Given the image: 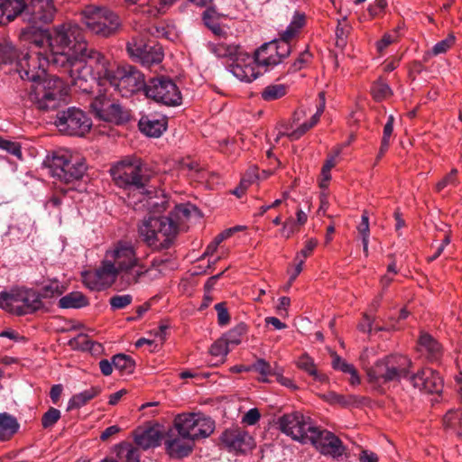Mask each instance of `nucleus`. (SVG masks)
<instances>
[{
  "label": "nucleus",
  "instance_id": "de8ad7c7",
  "mask_svg": "<svg viewBox=\"0 0 462 462\" xmlns=\"http://www.w3.org/2000/svg\"><path fill=\"white\" fill-rule=\"evenodd\" d=\"M114 367L122 374H131L134 368V363L130 356L118 354L113 357Z\"/></svg>",
  "mask_w": 462,
  "mask_h": 462
},
{
  "label": "nucleus",
  "instance_id": "412c9836",
  "mask_svg": "<svg viewBox=\"0 0 462 462\" xmlns=\"http://www.w3.org/2000/svg\"><path fill=\"white\" fill-rule=\"evenodd\" d=\"M91 107L96 116L103 121L122 124L128 120L129 115L122 106L111 102L105 96L96 97L91 103Z\"/></svg>",
  "mask_w": 462,
  "mask_h": 462
},
{
  "label": "nucleus",
  "instance_id": "c85d7f7f",
  "mask_svg": "<svg viewBox=\"0 0 462 462\" xmlns=\"http://www.w3.org/2000/svg\"><path fill=\"white\" fill-rule=\"evenodd\" d=\"M24 0H0V24L14 20L23 13Z\"/></svg>",
  "mask_w": 462,
  "mask_h": 462
},
{
  "label": "nucleus",
  "instance_id": "a19ab883",
  "mask_svg": "<svg viewBox=\"0 0 462 462\" xmlns=\"http://www.w3.org/2000/svg\"><path fill=\"white\" fill-rule=\"evenodd\" d=\"M99 393V389L91 387L79 393L74 394L68 403V410L79 409L84 406L88 402L92 400Z\"/></svg>",
  "mask_w": 462,
  "mask_h": 462
},
{
  "label": "nucleus",
  "instance_id": "a18cd8bd",
  "mask_svg": "<svg viewBox=\"0 0 462 462\" xmlns=\"http://www.w3.org/2000/svg\"><path fill=\"white\" fill-rule=\"evenodd\" d=\"M455 43V37L448 35L446 39L437 42L430 51L424 55V60H428L433 56H438L446 53Z\"/></svg>",
  "mask_w": 462,
  "mask_h": 462
},
{
  "label": "nucleus",
  "instance_id": "8fccbe9b",
  "mask_svg": "<svg viewBox=\"0 0 462 462\" xmlns=\"http://www.w3.org/2000/svg\"><path fill=\"white\" fill-rule=\"evenodd\" d=\"M443 423L447 429H451L455 430L457 435L462 436V430H460V429H457L458 424H462V411H448L444 416Z\"/></svg>",
  "mask_w": 462,
  "mask_h": 462
},
{
  "label": "nucleus",
  "instance_id": "9d476101",
  "mask_svg": "<svg viewBox=\"0 0 462 462\" xmlns=\"http://www.w3.org/2000/svg\"><path fill=\"white\" fill-rule=\"evenodd\" d=\"M82 15L88 29L103 37L113 35L121 26L118 15L104 7L88 5L83 10Z\"/></svg>",
  "mask_w": 462,
  "mask_h": 462
},
{
  "label": "nucleus",
  "instance_id": "f704fd0d",
  "mask_svg": "<svg viewBox=\"0 0 462 462\" xmlns=\"http://www.w3.org/2000/svg\"><path fill=\"white\" fill-rule=\"evenodd\" d=\"M208 48L217 57L229 58L233 60L242 52L238 45L224 42L209 43Z\"/></svg>",
  "mask_w": 462,
  "mask_h": 462
},
{
  "label": "nucleus",
  "instance_id": "e433bc0d",
  "mask_svg": "<svg viewBox=\"0 0 462 462\" xmlns=\"http://www.w3.org/2000/svg\"><path fill=\"white\" fill-rule=\"evenodd\" d=\"M19 429L17 420L5 412L0 413V439H9Z\"/></svg>",
  "mask_w": 462,
  "mask_h": 462
},
{
  "label": "nucleus",
  "instance_id": "4c0bfd02",
  "mask_svg": "<svg viewBox=\"0 0 462 462\" xmlns=\"http://www.w3.org/2000/svg\"><path fill=\"white\" fill-rule=\"evenodd\" d=\"M87 305L88 300L80 291H72L59 300V306L62 309H79Z\"/></svg>",
  "mask_w": 462,
  "mask_h": 462
},
{
  "label": "nucleus",
  "instance_id": "c9c22d12",
  "mask_svg": "<svg viewBox=\"0 0 462 462\" xmlns=\"http://www.w3.org/2000/svg\"><path fill=\"white\" fill-rule=\"evenodd\" d=\"M116 457L121 462H139L140 454L138 448L131 443L122 442L115 447Z\"/></svg>",
  "mask_w": 462,
  "mask_h": 462
},
{
  "label": "nucleus",
  "instance_id": "f8f14e48",
  "mask_svg": "<svg viewBox=\"0 0 462 462\" xmlns=\"http://www.w3.org/2000/svg\"><path fill=\"white\" fill-rule=\"evenodd\" d=\"M109 85L122 97H127L143 88L145 89L146 84L143 74L133 66L127 65L116 67L110 78Z\"/></svg>",
  "mask_w": 462,
  "mask_h": 462
},
{
  "label": "nucleus",
  "instance_id": "7c9ffc66",
  "mask_svg": "<svg viewBox=\"0 0 462 462\" xmlns=\"http://www.w3.org/2000/svg\"><path fill=\"white\" fill-rule=\"evenodd\" d=\"M162 433L156 428H149L135 435L134 440L136 445L143 448L148 449L158 447L162 441Z\"/></svg>",
  "mask_w": 462,
  "mask_h": 462
},
{
  "label": "nucleus",
  "instance_id": "7ed1b4c3",
  "mask_svg": "<svg viewBox=\"0 0 462 462\" xmlns=\"http://www.w3.org/2000/svg\"><path fill=\"white\" fill-rule=\"evenodd\" d=\"M137 232L147 246L154 250L166 249L177 236V224L171 217L149 216L138 224Z\"/></svg>",
  "mask_w": 462,
  "mask_h": 462
},
{
  "label": "nucleus",
  "instance_id": "bf43d9fd",
  "mask_svg": "<svg viewBox=\"0 0 462 462\" xmlns=\"http://www.w3.org/2000/svg\"><path fill=\"white\" fill-rule=\"evenodd\" d=\"M253 369L255 370L256 372H258L263 376V378H261V381H263V382H266L267 376L273 374V369H272L270 364L267 363L263 359L257 360L254 364Z\"/></svg>",
  "mask_w": 462,
  "mask_h": 462
},
{
  "label": "nucleus",
  "instance_id": "423d86ee",
  "mask_svg": "<svg viewBox=\"0 0 462 462\" xmlns=\"http://www.w3.org/2000/svg\"><path fill=\"white\" fill-rule=\"evenodd\" d=\"M30 51L22 58L17 53L16 60L17 71L23 80L34 83L48 77L46 69L52 66L51 58L43 49L35 48L30 43Z\"/></svg>",
  "mask_w": 462,
  "mask_h": 462
},
{
  "label": "nucleus",
  "instance_id": "dca6fc26",
  "mask_svg": "<svg viewBox=\"0 0 462 462\" xmlns=\"http://www.w3.org/2000/svg\"><path fill=\"white\" fill-rule=\"evenodd\" d=\"M291 51V45L276 40L263 43L255 52L258 65L265 71L280 64Z\"/></svg>",
  "mask_w": 462,
  "mask_h": 462
},
{
  "label": "nucleus",
  "instance_id": "4468645a",
  "mask_svg": "<svg viewBox=\"0 0 462 462\" xmlns=\"http://www.w3.org/2000/svg\"><path fill=\"white\" fill-rule=\"evenodd\" d=\"M278 425L282 433L301 444L308 443L311 430L316 428L311 419L300 411L282 415L278 420Z\"/></svg>",
  "mask_w": 462,
  "mask_h": 462
},
{
  "label": "nucleus",
  "instance_id": "603ef678",
  "mask_svg": "<svg viewBox=\"0 0 462 462\" xmlns=\"http://www.w3.org/2000/svg\"><path fill=\"white\" fill-rule=\"evenodd\" d=\"M322 399L328 402L330 404H339L343 407H346L350 405L351 403L356 402V396L354 395H341L337 394L335 392H329L328 393L323 394Z\"/></svg>",
  "mask_w": 462,
  "mask_h": 462
},
{
  "label": "nucleus",
  "instance_id": "393cba45",
  "mask_svg": "<svg viewBox=\"0 0 462 462\" xmlns=\"http://www.w3.org/2000/svg\"><path fill=\"white\" fill-rule=\"evenodd\" d=\"M413 386L429 393H439L443 381L439 373L431 368H423L411 377Z\"/></svg>",
  "mask_w": 462,
  "mask_h": 462
},
{
  "label": "nucleus",
  "instance_id": "e2e57ef3",
  "mask_svg": "<svg viewBox=\"0 0 462 462\" xmlns=\"http://www.w3.org/2000/svg\"><path fill=\"white\" fill-rule=\"evenodd\" d=\"M311 54L308 51H302L298 59L291 64L290 70L296 72L301 69L306 63L310 61Z\"/></svg>",
  "mask_w": 462,
  "mask_h": 462
},
{
  "label": "nucleus",
  "instance_id": "09e8293b",
  "mask_svg": "<svg viewBox=\"0 0 462 462\" xmlns=\"http://www.w3.org/2000/svg\"><path fill=\"white\" fill-rule=\"evenodd\" d=\"M247 332V326L245 323H239L234 328L230 329L225 336L224 339L228 345H239L242 337Z\"/></svg>",
  "mask_w": 462,
  "mask_h": 462
},
{
  "label": "nucleus",
  "instance_id": "cd10ccee",
  "mask_svg": "<svg viewBox=\"0 0 462 462\" xmlns=\"http://www.w3.org/2000/svg\"><path fill=\"white\" fill-rule=\"evenodd\" d=\"M419 349L429 360H438L442 353L441 346L430 334L422 332L419 338Z\"/></svg>",
  "mask_w": 462,
  "mask_h": 462
},
{
  "label": "nucleus",
  "instance_id": "c756f323",
  "mask_svg": "<svg viewBox=\"0 0 462 462\" xmlns=\"http://www.w3.org/2000/svg\"><path fill=\"white\" fill-rule=\"evenodd\" d=\"M308 220V215L301 209L298 208L296 211V218L289 217L282 223L280 234L282 237L288 239L295 233L299 232L300 227L304 226Z\"/></svg>",
  "mask_w": 462,
  "mask_h": 462
},
{
  "label": "nucleus",
  "instance_id": "f3484780",
  "mask_svg": "<svg viewBox=\"0 0 462 462\" xmlns=\"http://www.w3.org/2000/svg\"><path fill=\"white\" fill-rule=\"evenodd\" d=\"M311 443L315 448L324 456H329L333 458H338L345 453V446L341 439L334 433L315 428L311 430V435L308 439V443Z\"/></svg>",
  "mask_w": 462,
  "mask_h": 462
},
{
  "label": "nucleus",
  "instance_id": "c03bdc74",
  "mask_svg": "<svg viewBox=\"0 0 462 462\" xmlns=\"http://www.w3.org/2000/svg\"><path fill=\"white\" fill-rule=\"evenodd\" d=\"M134 12L137 14H141L147 18H155L163 12L159 5V2L156 0L150 1L146 4L140 5L134 9Z\"/></svg>",
  "mask_w": 462,
  "mask_h": 462
},
{
  "label": "nucleus",
  "instance_id": "0e129e2a",
  "mask_svg": "<svg viewBox=\"0 0 462 462\" xmlns=\"http://www.w3.org/2000/svg\"><path fill=\"white\" fill-rule=\"evenodd\" d=\"M217 312V322L220 326H226L230 320V317L224 303H217L215 305Z\"/></svg>",
  "mask_w": 462,
  "mask_h": 462
},
{
  "label": "nucleus",
  "instance_id": "b1692460",
  "mask_svg": "<svg viewBox=\"0 0 462 462\" xmlns=\"http://www.w3.org/2000/svg\"><path fill=\"white\" fill-rule=\"evenodd\" d=\"M221 442L229 450L245 453L254 447L253 437L245 430L234 427L226 430L221 437Z\"/></svg>",
  "mask_w": 462,
  "mask_h": 462
},
{
  "label": "nucleus",
  "instance_id": "39448f33",
  "mask_svg": "<svg viewBox=\"0 0 462 462\" xmlns=\"http://www.w3.org/2000/svg\"><path fill=\"white\" fill-rule=\"evenodd\" d=\"M48 166L52 177L67 183L81 179L87 170L84 158L66 149L53 152Z\"/></svg>",
  "mask_w": 462,
  "mask_h": 462
},
{
  "label": "nucleus",
  "instance_id": "a878e982",
  "mask_svg": "<svg viewBox=\"0 0 462 462\" xmlns=\"http://www.w3.org/2000/svg\"><path fill=\"white\" fill-rule=\"evenodd\" d=\"M164 445L167 453L174 458H182L189 456L194 448L193 440L176 432L174 428L170 430Z\"/></svg>",
  "mask_w": 462,
  "mask_h": 462
},
{
  "label": "nucleus",
  "instance_id": "1a4fd4ad",
  "mask_svg": "<svg viewBox=\"0 0 462 462\" xmlns=\"http://www.w3.org/2000/svg\"><path fill=\"white\" fill-rule=\"evenodd\" d=\"M116 184L138 193L145 189L142 175V162L136 157H127L115 164L110 170Z\"/></svg>",
  "mask_w": 462,
  "mask_h": 462
},
{
  "label": "nucleus",
  "instance_id": "a211bd4d",
  "mask_svg": "<svg viewBox=\"0 0 462 462\" xmlns=\"http://www.w3.org/2000/svg\"><path fill=\"white\" fill-rule=\"evenodd\" d=\"M127 51L131 57L143 65L150 67L159 64L163 59L162 48L159 44L149 45L142 36L133 37L127 43Z\"/></svg>",
  "mask_w": 462,
  "mask_h": 462
},
{
  "label": "nucleus",
  "instance_id": "ea45409f",
  "mask_svg": "<svg viewBox=\"0 0 462 462\" xmlns=\"http://www.w3.org/2000/svg\"><path fill=\"white\" fill-rule=\"evenodd\" d=\"M142 195L143 199H139L140 203H143V207H145L148 210L153 213H161L167 209L168 201L165 198H153L151 197L148 193H146V189L142 190L139 193Z\"/></svg>",
  "mask_w": 462,
  "mask_h": 462
},
{
  "label": "nucleus",
  "instance_id": "0eeeda50",
  "mask_svg": "<svg viewBox=\"0 0 462 462\" xmlns=\"http://www.w3.org/2000/svg\"><path fill=\"white\" fill-rule=\"evenodd\" d=\"M42 306L40 294L31 289H12L0 295V308L18 316L32 313Z\"/></svg>",
  "mask_w": 462,
  "mask_h": 462
},
{
  "label": "nucleus",
  "instance_id": "58836bf2",
  "mask_svg": "<svg viewBox=\"0 0 462 462\" xmlns=\"http://www.w3.org/2000/svg\"><path fill=\"white\" fill-rule=\"evenodd\" d=\"M296 365L299 369L304 371L309 375L312 376L315 380L321 382L326 379L325 375L319 374L314 359L307 353H304L299 356L296 361Z\"/></svg>",
  "mask_w": 462,
  "mask_h": 462
},
{
  "label": "nucleus",
  "instance_id": "ddd939ff",
  "mask_svg": "<svg viewBox=\"0 0 462 462\" xmlns=\"http://www.w3.org/2000/svg\"><path fill=\"white\" fill-rule=\"evenodd\" d=\"M145 95L157 103L169 106L181 104V94L177 85L170 79H151L145 85Z\"/></svg>",
  "mask_w": 462,
  "mask_h": 462
},
{
  "label": "nucleus",
  "instance_id": "338daca9",
  "mask_svg": "<svg viewBox=\"0 0 462 462\" xmlns=\"http://www.w3.org/2000/svg\"><path fill=\"white\" fill-rule=\"evenodd\" d=\"M393 131V116H390L388 117V121L383 127V148H388L390 143V137Z\"/></svg>",
  "mask_w": 462,
  "mask_h": 462
},
{
  "label": "nucleus",
  "instance_id": "774afa93",
  "mask_svg": "<svg viewBox=\"0 0 462 462\" xmlns=\"http://www.w3.org/2000/svg\"><path fill=\"white\" fill-rule=\"evenodd\" d=\"M0 148L6 150L11 154L15 155L18 158L22 157L21 147L16 143L3 140Z\"/></svg>",
  "mask_w": 462,
  "mask_h": 462
},
{
  "label": "nucleus",
  "instance_id": "3c124183",
  "mask_svg": "<svg viewBox=\"0 0 462 462\" xmlns=\"http://www.w3.org/2000/svg\"><path fill=\"white\" fill-rule=\"evenodd\" d=\"M66 291V287L57 280L50 281L42 288L41 298H51L61 295Z\"/></svg>",
  "mask_w": 462,
  "mask_h": 462
},
{
  "label": "nucleus",
  "instance_id": "6e6d98bb",
  "mask_svg": "<svg viewBox=\"0 0 462 462\" xmlns=\"http://www.w3.org/2000/svg\"><path fill=\"white\" fill-rule=\"evenodd\" d=\"M228 344L222 337L217 340L210 347V354L213 356L223 359L229 352Z\"/></svg>",
  "mask_w": 462,
  "mask_h": 462
},
{
  "label": "nucleus",
  "instance_id": "5fc2aeb1",
  "mask_svg": "<svg viewBox=\"0 0 462 462\" xmlns=\"http://www.w3.org/2000/svg\"><path fill=\"white\" fill-rule=\"evenodd\" d=\"M372 95L376 101L388 98L392 95V89L388 84L383 81L374 83L371 88Z\"/></svg>",
  "mask_w": 462,
  "mask_h": 462
},
{
  "label": "nucleus",
  "instance_id": "f257e3e1",
  "mask_svg": "<svg viewBox=\"0 0 462 462\" xmlns=\"http://www.w3.org/2000/svg\"><path fill=\"white\" fill-rule=\"evenodd\" d=\"M167 263L166 259H153L147 265L133 242L118 240L106 249L96 269L85 271L81 276L83 283L91 291L108 289L117 281L123 287H130L159 278Z\"/></svg>",
  "mask_w": 462,
  "mask_h": 462
},
{
  "label": "nucleus",
  "instance_id": "20e7f679",
  "mask_svg": "<svg viewBox=\"0 0 462 462\" xmlns=\"http://www.w3.org/2000/svg\"><path fill=\"white\" fill-rule=\"evenodd\" d=\"M69 93L67 84L56 76H48L32 83L29 99L42 111L54 110L66 102Z\"/></svg>",
  "mask_w": 462,
  "mask_h": 462
},
{
  "label": "nucleus",
  "instance_id": "49530a36",
  "mask_svg": "<svg viewBox=\"0 0 462 462\" xmlns=\"http://www.w3.org/2000/svg\"><path fill=\"white\" fill-rule=\"evenodd\" d=\"M287 88L283 84L269 85L261 93V97L265 101H273L285 96Z\"/></svg>",
  "mask_w": 462,
  "mask_h": 462
},
{
  "label": "nucleus",
  "instance_id": "4d7b16f0",
  "mask_svg": "<svg viewBox=\"0 0 462 462\" xmlns=\"http://www.w3.org/2000/svg\"><path fill=\"white\" fill-rule=\"evenodd\" d=\"M60 418V411L56 408H50L42 418V427H52Z\"/></svg>",
  "mask_w": 462,
  "mask_h": 462
},
{
  "label": "nucleus",
  "instance_id": "aec40b11",
  "mask_svg": "<svg viewBox=\"0 0 462 462\" xmlns=\"http://www.w3.org/2000/svg\"><path fill=\"white\" fill-rule=\"evenodd\" d=\"M87 61L88 67L93 69L94 78L99 85L110 83V78L114 75L116 67L110 63L102 53L86 46V51L80 53Z\"/></svg>",
  "mask_w": 462,
  "mask_h": 462
},
{
  "label": "nucleus",
  "instance_id": "69168bd1",
  "mask_svg": "<svg viewBox=\"0 0 462 462\" xmlns=\"http://www.w3.org/2000/svg\"><path fill=\"white\" fill-rule=\"evenodd\" d=\"M456 175H457V170H452L448 175H446L441 180H439L436 184V190L438 192H439L443 189L448 187V185H455L456 184Z\"/></svg>",
  "mask_w": 462,
  "mask_h": 462
},
{
  "label": "nucleus",
  "instance_id": "864d4df0",
  "mask_svg": "<svg viewBox=\"0 0 462 462\" xmlns=\"http://www.w3.org/2000/svg\"><path fill=\"white\" fill-rule=\"evenodd\" d=\"M17 58V51L11 42H0V65L13 63Z\"/></svg>",
  "mask_w": 462,
  "mask_h": 462
},
{
  "label": "nucleus",
  "instance_id": "052dcab7",
  "mask_svg": "<svg viewBox=\"0 0 462 462\" xmlns=\"http://www.w3.org/2000/svg\"><path fill=\"white\" fill-rule=\"evenodd\" d=\"M332 367L342 373L347 374L355 367L352 364L347 363L337 354H333Z\"/></svg>",
  "mask_w": 462,
  "mask_h": 462
},
{
  "label": "nucleus",
  "instance_id": "5701e85b",
  "mask_svg": "<svg viewBox=\"0 0 462 462\" xmlns=\"http://www.w3.org/2000/svg\"><path fill=\"white\" fill-rule=\"evenodd\" d=\"M319 104L317 106L316 113L311 116V118L309 121H306L302 124H299L300 121V114L302 113L297 112L294 115L293 123L291 125V130L286 129L284 131H281L277 136V139L281 135H286L291 140H298L300 139L303 134H305L309 130H310L312 127H314L318 122L320 119L321 115L323 114L325 110L326 106V100H325V94L323 92H320L319 94Z\"/></svg>",
  "mask_w": 462,
  "mask_h": 462
},
{
  "label": "nucleus",
  "instance_id": "2eb2a0df",
  "mask_svg": "<svg viewBox=\"0 0 462 462\" xmlns=\"http://www.w3.org/2000/svg\"><path fill=\"white\" fill-rule=\"evenodd\" d=\"M81 55L72 56V58L64 64V66H59L63 69L65 73H68L71 84L78 88L82 92H90L97 83L93 69L88 67L87 61Z\"/></svg>",
  "mask_w": 462,
  "mask_h": 462
},
{
  "label": "nucleus",
  "instance_id": "13d9d810",
  "mask_svg": "<svg viewBox=\"0 0 462 462\" xmlns=\"http://www.w3.org/2000/svg\"><path fill=\"white\" fill-rule=\"evenodd\" d=\"M132 300L130 294L116 295L110 299L109 303L113 310H121L130 305Z\"/></svg>",
  "mask_w": 462,
  "mask_h": 462
},
{
  "label": "nucleus",
  "instance_id": "6ab92c4d",
  "mask_svg": "<svg viewBox=\"0 0 462 462\" xmlns=\"http://www.w3.org/2000/svg\"><path fill=\"white\" fill-rule=\"evenodd\" d=\"M55 12L52 0H31L30 5L24 4L23 17L32 24L27 29H40L42 24L52 22Z\"/></svg>",
  "mask_w": 462,
  "mask_h": 462
},
{
  "label": "nucleus",
  "instance_id": "6e6552de",
  "mask_svg": "<svg viewBox=\"0 0 462 462\" xmlns=\"http://www.w3.org/2000/svg\"><path fill=\"white\" fill-rule=\"evenodd\" d=\"M411 366L410 359L405 356H390L378 360L367 370L371 383L399 381L405 377Z\"/></svg>",
  "mask_w": 462,
  "mask_h": 462
},
{
  "label": "nucleus",
  "instance_id": "72a5a7b5",
  "mask_svg": "<svg viewBox=\"0 0 462 462\" xmlns=\"http://www.w3.org/2000/svg\"><path fill=\"white\" fill-rule=\"evenodd\" d=\"M214 421L201 413H196L192 440L208 437L214 431Z\"/></svg>",
  "mask_w": 462,
  "mask_h": 462
},
{
  "label": "nucleus",
  "instance_id": "79ce46f5",
  "mask_svg": "<svg viewBox=\"0 0 462 462\" xmlns=\"http://www.w3.org/2000/svg\"><path fill=\"white\" fill-rule=\"evenodd\" d=\"M196 210V207L191 204H180L175 207L170 217L177 224V230L179 229V226L188 220Z\"/></svg>",
  "mask_w": 462,
  "mask_h": 462
},
{
  "label": "nucleus",
  "instance_id": "9b49d317",
  "mask_svg": "<svg viewBox=\"0 0 462 462\" xmlns=\"http://www.w3.org/2000/svg\"><path fill=\"white\" fill-rule=\"evenodd\" d=\"M55 125L64 134L83 136L91 129L92 121L83 110L72 106L57 114Z\"/></svg>",
  "mask_w": 462,
  "mask_h": 462
},
{
  "label": "nucleus",
  "instance_id": "4be33fe9",
  "mask_svg": "<svg viewBox=\"0 0 462 462\" xmlns=\"http://www.w3.org/2000/svg\"><path fill=\"white\" fill-rule=\"evenodd\" d=\"M229 68L230 72L236 79L240 81L248 83L259 77L261 74L259 68L262 67L258 65L255 55L250 56L249 54L242 51L233 60Z\"/></svg>",
  "mask_w": 462,
  "mask_h": 462
},
{
  "label": "nucleus",
  "instance_id": "37998d69",
  "mask_svg": "<svg viewBox=\"0 0 462 462\" xmlns=\"http://www.w3.org/2000/svg\"><path fill=\"white\" fill-rule=\"evenodd\" d=\"M356 229L362 240L363 252L365 255L367 257L369 254L368 245L370 236L369 217L367 211L363 212L361 217V222L356 226Z\"/></svg>",
  "mask_w": 462,
  "mask_h": 462
},
{
  "label": "nucleus",
  "instance_id": "680f3d73",
  "mask_svg": "<svg viewBox=\"0 0 462 462\" xmlns=\"http://www.w3.org/2000/svg\"><path fill=\"white\" fill-rule=\"evenodd\" d=\"M318 245V241L314 238H310L309 239L304 247L296 254L295 256V261H299L300 262V259H303V262L305 261V259L310 255V254L312 253V251L314 250V248L317 246Z\"/></svg>",
  "mask_w": 462,
  "mask_h": 462
},
{
  "label": "nucleus",
  "instance_id": "f03ea898",
  "mask_svg": "<svg viewBox=\"0 0 462 462\" xmlns=\"http://www.w3.org/2000/svg\"><path fill=\"white\" fill-rule=\"evenodd\" d=\"M21 38L35 48L45 50L51 58L52 66L57 68L68 63L72 56L80 55L88 45L82 29L71 22L51 30L23 29Z\"/></svg>",
  "mask_w": 462,
  "mask_h": 462
},
{
  "label": "nucleus",
  "instance_id": "473e14b6",
  "mask_svg": "<svg viewBox=\"0 0 462 462\" xmlns=\"http://www.w3.org/2000/svg\"><path fill=\"white\" fill-rule=\"evenodd\" d=\"M195 420L196 413L180 414L174 419L173 428L176 432L192 440Z\"/></svg>",
  "mask_w": 462,
  "mask_h": 462
},
{
  "label": "nucleus",
  "instance_id": "bb28decb",
  "mask_svg": "<svg viewBox=\"0 0 462 462\" xmlns=\"http://www.w3.org/2000/svg\"><path fill=\"white\" fill-rule=\"evenodd\" d=\"M167 123L165 118H155L153 116H143L139 121V129L145 135L159 137L166 130Z\"/></svg>",
  "mask_w": 462,
  "mask_h": 462
},
{
  "label": "nucleus",
  "instance_id": "2f4dec72",
  "mask_svg": "<svg viewBox=\"0 0 462 462\" xmlns=\"http://www.w3.org/2000/svg\"><path fill=\"white\" fill-rule=\"evenodd\" d=\"M305 24V15L296 12L288 27L280 33L277 42H284L291 45V42L299 34L300 29Z\"/></svg>",
  "mask_w": 462,
  "mask_h": 462
}]
</instances>
